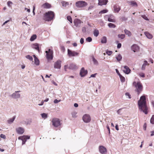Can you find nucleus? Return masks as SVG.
I'll use <instances>...</instances> for the list:
<instances>
[{
	"label": "nucleus",
	"mask_w": 154,
	"mask_h": 154,
	"mask_svg": "<svg viewBox=\"0 0 154 154\" xmlns=\"http://www.w3.org/2000/svg\"><path fill=\"white\" fill-rule=\"evenodd\" d=\"M88 5L87 3L85 1H80L76 2L75 5L78 8H83L87 6Z\"/></svg>",
	"instance_id": "obj_6"
},
{
	"label": "nucleus",
	"mask_w": 154,
	"mask_h": 154,
	"mask_svg": "<svg viewBox=\"0 0 154 154\" xmlns=\"http://www.w3.org/2000/svg\"><path fill=\"white\" fill-rule=\"evenodd\" d=\"M108 11V10H107L104 9V10H102L101 11H100L99 12V14H104V13L107 12Z\"/></svg>",
	"instance_id": "obj_38"
},
{
	"label": "nucleus",
	"mask_w": 154,
	"mask_h": 154,
	"mask_svg": "<svg viewBox=\"0 0 154 154\" xmlns=\"http://www.w3.org/2000/svg\"><path fill=\"white\" fill-rule=\"evenodd\" d=\"M77 114V112H76V111L72 112L71 113L72 117L75 118H76L77 116H76Z\"/></svg>",
	"instance_id": "obj_33"
},
{
	"label": "nucleus",
	"mask_w": 154,
	"mask_h": 154,
	"mask_svg": "<svg viewBox=\"0 0 154 154\" xmlns=\"http://www.w3.org/2000/svg\"><path fill=\"white\" fill-rule=\"evenodd\" d=\"M125 95L127 98L130 99L131 98V95L128 92H127L125 93Z\"/></svg>",
	"instance_id": "obj_45"
},
{
	"label": "nucleus",
	"mask_w": 154,
	"mask_h": 154,
	"mask_svg": "<svg viewBox=\"0 0 154 154\" xmlns=\"http://www.w3.org/2000/svg\"><path fill=\"white\" fill-rule=\"evenodd\" d=\"M86 28L85 27H83L82 28V32L83 33H85L86 32Z\"/></svg>",
	"instance_id": "obj_49"
},
{
	"label": "nucleus",
	"mask_w": 154,
	"mask_h": 154,
	"mask_svg": "<svg viewBox=\"0 0 154 154\" xmlns=\"http://www.w3.org/2000/svg\"><path fill=\"white\" fill-rule=\"evenodd\" d=\"M0 137L3 139H5L6 138L5 136L2 134L0 135Z\"/></svg>",
	"instance_id": "obj_55"
},
{
	"label": "nucleus",
	"mask_w": 154,
	"mask_h": 154,
	"mask_svg": "<svg viewBox=\"0 0 154 154\" xmlns=\"http://www.w3.org/2000/svg\"><path fill=\"white\" fill-rule=\"evenodd\" d=\"M118 37L121 39H123L125 37V35L124 34L119 35H118Z\"/></svg>",
	"instance_id": "obj_43"
},
{
	"label": "nucleus",
	"mask_w": 154,
	"mask_h": 154,
	"mask_svg": "<svg viewBox=\"0 0 154 154\" xmlns=\"http://www.w3.org/2000/svg\"><path fill=\"white\" fill-rule=\"evenodd\" d=\"M124 69L123 70V71L125 73L128 74L130 73L131 70L128 66H124Z\"/></svg>",
	"instance_id": "obj_19"
},
{
	"label": "nucleus",
	"mask_w": 154,
	"mask_h": 154,
	"mask_svg": "<svg viewBox=\"0 0 154 154\" xmlns=\"http://www.w3.org/2000/svg\"><path fill=\"white\" fill-rule=\"evenodd\" d=\"M106 53L108 55H110L112 53V52L111 51H107Z\"/></svg>",
	"instance_id": "obj_46"
},
{
	"label": "nucleus",
	"mask_w": 154,
	"mask_h": 154,
	"mask_svg": "<svg viewBox=\"0 0 154 154\" xmlns=\"http://www.w3.org/2000/svg\"><path fill=\"white\" fill-rule=\"evenodd\" d=\"M12 3L11 2L9 1L7 2V5L9 7H10L11 6L10 5L11 4H12Z\"/></svg>",
	"instance_id": "obj_53"
},
{
	"label": "nucleus",
	"mask_w": 154,
	"mask_h": 154,
	"mask_svg": "<svg viewBox=\"0 0 154 154\" xmlns=\"http://www.w3.org/2000/svg\"><path fill=\"white\" fill-rule=\"evenodd\" d=\"M67 19L71 23H72V18L70 16H68L67 17Z\"/></svg>",
	"instance_id": "obj_44"
},
{
	"label": "nucleus",
	"mask_w": 154,
	"mask_h": 154,
	"mask_svg": "<svg viewBox=\"0 0 154 154\" xmlns=\"http://www.w3.org/2000/svg\"><path fill=\"white\" fill-rule=\"evenodd\" d=\"M133 86L136 88V91L138 94H139L142 91L143 87L140 82H137V83L136 82H134L133 83Z\"/></svg>",
	"instance_id": "obj_3"
},
{
	"label": "nucleus",
	"mask_w": 154,
	"mask_h": 154,
	"mask_svg": "<svg viewBox=\"0 0 154 154\" xmlns=\"http://www.w3.org/2000/svg\"><path fill=\"white\" fill-rule=\"evenodd\" d=\"M42 118L43 119H46L48 117V114H47L45 113H42L41 114Z\"/></svg>",
	"instance_id": "obj_30"
},
{
	"label": "nucleus",
	"mask_w": 154,
	"mask_h": 154,
	"mask_svg": "<svg viewBox=\"0 0 154 154\" xmlns=\"http://www.w3.org/2000/svg\"><path fill=\"white\" fill-rule=\"evenodd\" d=\"M10 21L9 20L6 21L3 24L2 26L5 25L6 23H8Z\"/></svg>",
	"instance_id": "obj_62"
},
{
	"label": "nucleus",
	"mask_w": 154,
	"mask_h": 154,
	"mask_svg": "<svg viewBox=\"0 0 154 154\" xmlns=\"http://www.w3.org/2000/svg\"><path fill=\"white\" fill-rule=\"evenodd\" d=\"M142 77H145V74L143 73H140L139 74Z\"/></svg>",
	"instance_id": "obj_54"
},
{
	"label": "nucleus",
	"mask_w": 154,
	"mask_h": 154,
	"mask_svg": "<svg viewBox=\"0 0 154 154\" xmlns=\"http://www.w3.org/2000/svg\"><path fill=\"white\" fill-rule=\"evenodd\" d=\"M122 109H119L117 111V113L119 114V115H121V111L122 110Z\"/></svg>",
	"instance_id": "obj_57"
},
{
	"label": "nucleus",
	"mask_w": 154,
	"mask_h": 154,
	"mask_svg": "<svg viewBox=\"0 0 154 154\" xmlns=\"http://www.w3.org/2000/svg\"><path fill=\"white\" fill-rule=\"evenodd\" d=\"M138 105L139 110L143 111L145 114L148 113V107L147 106L145 96H142L138 101Z\"/></svg>",
	"instance_id": "obj_1"
},
{
	"label": "nucleus",
	"mask_w": 154,
	"mask_h": 154,
	"mask_svg": "<svg viewBox=\"0 0 154 154\" xmlns=\"http://www.w3.org/2000/svg\"><path fill=\"white\" fill-rule=\"evenodd\" d=\"M32 47L38 50L39 52V47L38 44L36 43L33 44L32 45Z\"/></svg>",
	"instance_id": "obj_21"
},
{
	"label": "nucleus",
	"mask_w": 154,
	"mask_h": 154,
	"mask_svg": "<svg viewBox=\"0 0 154 154\" xmlns=\"http://www.w3.org/2000/svg\"><path fill=\"white\" fill-rule=\"evenodd\" d=\"M36 38V35H33L30 38V40L31 41H34Z\"/></svg>",
	"instance_id": "obj_35"
},
{
	"label": "nucleus",
	"mask_w": 154,
	"mask_h": 154,
	"mask_svg": "<svg viewBox=\"0 0 154 154\" xmlns=\"http://www.w3.org/2000/svg\"><path fill=\"white\" fill-rule=\"evenodd\" d=\"M106 127H107V128L109 131V133L110 134V128H109V126L108 125H107L106 126Z\"/></svg>",
	"instance_id": "obj_63"
},
{
	"label": "nucleus",
	"mask_w": 154,
	"mask_h": 154,
	"mask_svg": "<svg viewBox=\"0 0 154 154\" xmlns=\"http://www.w3.org/2000/svg\"><path fill=\"white\" fill-rule=\"evenodd\" d=\"M68 65H66L64 66V70L65 71H66L67 69L68 68Z\"/></svg>",
	"instance_id": "obj_61"
},
{
	"label": "nucleus",
	"mask_w": 154,
	"mask_h": 154,
	"mask_svg": "<svg viewBox=\"0 0 154 154\" xmlns=\"http://www.w3.org/2000/svg\"><path fill=\"white\" fill-rule=\"evenodd\" d=\"M122 45L121 43H118L117 45V48H119L121 47Z\"/></svg>",
	"instance_id": "obj_60"
},
{
	"label": "nucleus",
	"mask_w": 154,
	"mask_h": 154,
	"mask_svg": "<svg viewBox=\"0 0 154 154\" xmlns=\"http://www.w3.org/2000/svg\"><path fill=\"white\" fill-rule=\"evenodd\" d=\"M150 122L152 124H154V115L152 116L150 120Z\"/></svg>",
	"instance_id": "obj_39"
},
{
	"label": "nucleus",
	"mask_w": 154,
	"mask_h": 154,
	"mask_svg": "<svg viewBox=\"0 0 154 154\" xmlns=\"http://www.w3.org/2000/svg\"><path fill=\"white\" fill-rule=\"evenodd\" d=\"M33 57L34 58V63L37 66H38L39 64V61L38 59L37 58L36 56L35 55H33Z\"/></svg>",
	"instance_id": "obj_22"
},
{
	"label": "nucleus",
	"mask_w": 154,
	"mask_h": 154,
	"mask_svg": "<svg viewBox=\"0 0 154 154\" xmlns=\"http://www.w3.org/2000/svg\"><path fill=\"white\" fill-rule=\"evenodd\" d=\"M74 25L76 27H79L80 26L81 22L80 20L78 19H75L74 21Z\"/></svg>",
	"instance_id": "obj_17"
},
{
	"label": "nucleus",
	"mask_w": 154,
	"mask_h": 154,
	"mask_svg": "<svg viewBox=\"0 0 154 154\" xmlns=\"http://www.w3.org/2000/svg\"><path fill=\"white\" fill-rule=\"evenodd\" d=\"M82 120L85 122L88 123L91 121V118L89 114H85L83 116Z\"/></svg>",
	"instance_id": "obj_7"
},
{
	"label": "nucleus",
	"mask_w": 154,
	"mask_h": 154,
	"mask_svg": "<svg viewBox=\"0 0 154 154\" xmlns=\"http://www.w3.org/2000/svg\"><path fill=\"white\" fill-rule=\"evenodd\" d=\"M144 34L146 37L149 39H151L153 37L152 35L147 32H145Z\"/></svg>",
	"instance_id": "obj_24"
},
{
	"label": "nucleus",
	"mask_w": 154,
	"mask_h": 154,
	"mask_svg": "<svg viewBox=\"0 0 154 154\" xmlns=\"http://www.w3.org/2000/svg\"><path fill=\"white\" fill-rule=\"evenodd\" d=\"M125 33L126 35H127L128 36H130L131 35V32L127 29H125L124 30Z\"/></svg>",
	"instance_id": "obj_27"
},
{
	"label": "nucleus",
	"mask_w": 154,
	"mask_h": 154,
	"mask_svg": "<svg viewBox=\"0 0 154 154\" xmlns=\"http://www.w3.org/2000/svg\"><path fill=\"white\" fill-rule=\"evenodd\" d=\"M61 51H62L63 52H64L65 51V48L64 46H61Z\"/></svg>",
	"instance_id": "obj_52"
},
{
	"label": "nucleus",
	"mask_w": 154,
	"mask_h": 154,
	"mask_svg": "<svg viewBox=\"0 0 154 154\" xmlns=\"http://www.w3.org/2000/svg\"><path fill=\"white\" fill-rule=\"evenodd\" d=\"M132 50L134 52H136L139 49V47L136 45H133L131 47Z\"/></svg>",
	"instance_id": "obj_20"
},
{
	"label": "nucleus",
	"mask_w": 154,
	"mask_h": 154,
	"mask_svg": "<svg viewBox=\"0 0 154 154\" xmlns=\"http://www.w3.org/2000/svg\"><path fill=\"white\" fill-rule=\"evenodd\" d=\"M53 125L55 127H60L61 125L60 120L57 118H54L52 120Z\"/></svg>",
	"instance_id": "obj_4"
},
{
	"label": "nucleus",
	"mask_w": 154,
	"mask_h": 154,
	"mask_svg": "<svg viewBox=\"0 0 154 154\" xmlns=\"http://www.w3.org/2000/svg\"><path fill=\"white\" fill-rule=\"evenodd\" d=\"M20 92V91H16L11 95V97L15 99L20 98V94L18 93Z\"/></svg>",
	"instance_id": "obj_13"
},
{
	"label": "nucleus",
	"mask_w": 154,
	"mask_h": 154,
	"mask_svg": "<svg viewBox=\"0 0 154 154\" xmlns=\"http://www.w3.org/2000/svg\"><path fill=\"white\" fill-rule=\"evenodd\" d=\"M99 151L102 154H105L107 152V149L106 147L103 146H100L99 147Z\"/></svg>",
	"instance_id": "obj_11"
},
{
	"label": "nucleus",
	"mask_w": 154,
	"mask_h": 154,
	"mask_svg": "<svg viewBox=\"0 0 154 154\" xmlns=\"http://www.w3.org/2000/svg\"><path fill=\"white\" fill-rule=\"evenodd\" d=\"M46 57L48 60H52L53 58V51L50 49H48V50L45 51Z\"/></svg>",
	"instance_id": "obj_5"
},
{
	"label": "nucleus",
	"mask_w": 154,
	"mask_h": 154,
	"mask_svg": "<svg viewBox=\"0 0 154 154\" xmlns=\"http://www.w3.org/2000/svg\"><path fill=\"white\" fill-rule=\"evenodd\" d=\"M67 54L69 57H71L77 56L79 53L75 51H71L69 49H68Z\"/></svg>",
	"instance_id": "obj_8"
},
{
	"label": "nucleus",
	"mask_w": 154,
	"mask_h": 154,
	"mask_svg": "<svg viewBox=\"0 0 154 154\" xmlns=\"http://www.w3.org/2000/svg\"><path fill=\"white\" fill-rule=\"evenodd\" d=\"M92 60L93 62L94 63L95 65H97L98 64V62L95 59L94 57H92Z\"/></svg>",
	"instance_id": "obj_34"
},
{
	"label": "nucleus",
	"mask_w": 154,
	"mask_h": 154,
	"mask_svg": "<svg viewBox=\"0 0 154 154\" xmlns=\"http://www.w3.org/2000/svg\"><path fill=\"white\" fill-rule=\"evenodd\" d=\"M141 17L143 18L144 20H148L149 19L147 18V17L145 15H142L141 16Z\"/></svg>",
	"instance_id": "obj_47"
},
{
	"label": "nucleus",
	"mask_w": 154,
	"mask_h": 154,
	"mask_svg": "<svg viewBox=\"0 0 154 154\" xmlns=\"http://www.w3.org/2000/svg\"><path fill=\"white\" fill-rule=\"evenodd\" d=\"M146 66L145 65L143 64L142 65V68H141L142 70H144L145 69V67H146Z\"/></svg>",
	"instance_id": "obj_51"
},
{
	"label": "nucleus",
	"mask_w": 154,
	"mask_h": 154,
	"mask_svg": "<svg viewBox=\"0 0 154 154\" xmlns=\"http://www.w3.org/2000/svg\"><path fill=\"white\" fill-rule=\"evenodd\" d=\"M51 7V4L48 3L46 2L43 4L42 6V8L45 9H49Z\"/></svg>",
	"instance_id": "obj_16"
},
{
	"label": "nucleus",
	"mask_w": 154,
	"mask_h": 154,
	"mask_svg": "<svg viewBox=\"0 0 154 154\" xmlns=\"http://www.w3.org/2000/svg\"><path fill=\"white\" fill-rule=\"evenodd\" d=\"M116 58L118 61H120L121 60L122 58V57L120 54H119L118 56H116Z\"/></svg>",
	"instance_id": "obj_28"
},
{
	"label": "nucleus",
	"mask_w": 154,
	"mask_h": 154,
	"mask_svg": "<svg viewBox=\"0 0 154 154\" xmlns=\"http://www.w3.org/2000/svg\"><path fill=\"white\" fill-rule=\"evenodd\" d=\"M26 57L29 59L30 61H32L33 60L32 57L31 56L29 55H27L26 56Z\"/></svg>",
	"instance_id": "obj_41"
},
{
	"label": "nucleus",
	"mask_w": 154,
	"mask_h": 154,
	"mask_svg": "<svg viewBox=\"0 0 154 154\" xmlns=\"http://www.w3.org/2000/svg\"><path fill=\"white\" fill-rule=\"evenodd\" d=\"M105 18L107 19L108 21L109 22H114L115 21L114 16L112 14L106 15L105 16Z\"/></svg>",
	"instance_id": "obj_10"
},
{
	"label": "nucleus",
	"mask_w": 154,
	"mask_h": 154,
	"mask_svg": "<svg viewBox=\"0 0 154 154\" xmlns=\"http://www.w3.org/2000/svg\"><path fill=\"white\" fill-rule=\"evenodd\" d=\"M132 6H137V3L136 2H135L133 1H131L130 2H128Z\"/></svg>",
	"instance_id": "obj_26"
},
{
	"label": "nucleus",
	"mask_w": 154,
	"mask_h": 154,
	"mask_svg": "<svg viewBox=\"0 0 154 154\" xmlns=\"http://www.w3.org/2000/svg\"><path fill=\"white\" fill-rule=\"evenodd\" d=\"M108 0H98V5L102 6L103 5H106L108 2Z\"/></svg>",
	"instance_id": "obj_18"
},
{
	"label": "nucleus",
	"mask_w": 154,
	"mask_h": 154,
	"mask_svg": "<svg viewBox=\"0 0 154 154\" xmlns=\"http://www.w3.org/2000/svg\"><path fill=\"white\" fill-rule=\"evenodd\" d=\"M108 26L110 28H114L116 27V26L114 24L111 23H109Z\"/></svg>",
	"instance_id": "obj_37"
},
{
	"label": "nucleus",
	"mask_w": 154,
	"mask_h": 154,
	"mask_svg": "<svg viewBox=\"0 0 154 154\" xmlns=\"http://www.w3.org/2000/svg\"><path fill=\"white\" fill-rule=\"evenodd\" d=\"M30 137L27 135H24L22 136H20L18 137V139L19 140H21L22 141V145L24 144L27 140L29 139Z\"/></svg>",
	"instance_id": "obj_9"
},
{
	"label": "nucleus",
	"mask_w": 154,
	"mask_h": 154,
	"mask_svg": "<svg viewBox=\"0 0 154 154\" xmlns=\"http://www.w3.org/2000/svg\"><path fill=\"white\" fill-rule=\"evenodd\" d=\"M16 131L19 134H22L24 131V129L22 127H18L16 129Z\"/></svg>",
	"instance_id": "obj_15"
},
{
	"label": "nucleus",
	"mask_w": 154,
	"mask_h": 154,
	"mask_svg": "<svg viewBox=\"0 0 154 154\" xmlns=\"http://www.w3.org/2000/svg\"><path fill=\"white\" fill-rule=\"evenodd\" d=\"M99 34V31L97 30H95L94 31V36H95L96 37H97L98 36Z\"/></svg>",
	"instance_id": "obj_36"
},
{
	"label": "nucleus",
	"mask_w": 154,
	"mask_h": 154,
	"mask_svg": "<svg viewBox=\"0 0 154 154\" xmlns=\"http://www.w3.org/2000/svg\"><path fill=\"white\" fill-rule=\"evenodd\" d=\"M119 76L121 82H124L125 81V77H123L121 75H119Z\"/></svg>",
	"instance_id": "obj_31"
},
{
	"label": "nucleus",
	"mask_w": 154,
	"mask_h": 154,
	"mask_svg": "<svg viewBox=\"0 0 154 154\" xmlns=\"http://www.w3.org/2000/svg\"><path fill=\"white\" fill-rule=\"evenodd\" d=\"M32 122V120L31 119H30L29 120H28L27 122L25 123L26 125H30Z\"/></svg>",
	"instance_id": "obj_48"
},
{
	"label": "nucleus",
	"mask_w": 154,
	"mask_h": 154,
	"mask_svg": "<svg viewBox=\"0 0 154 154\" xmlns=\"http://www.w3.org/2000/svg\"><path fill=\"white\" fill-rule=\"evenodd\" d=\"M114 8L115 11L116 12H118L121 9L120 7L118 5H115Z\"/></svg>",
	"instance_id": "obj_25"
},
{
	"label": "nucleus",
	"mask_w": 154,
	"mask_h": 154,
	"mask_svg": "<svg viewBox=\"0 0 154 154\" xmlns=\"http://www.w3.org/2000/svg\"><path fill=\"white\" fill-rule=\"evenodd\" d=\"M61 67V61L58 60L54 64V67L55 69H60Z\"/></svg>",
	"instance_id": "obj_12"
},
{
	"label": "nucleus",
	"mask_w": 154,
	"mask_h": 154,
	"mask_svg": "<svg viewBox=\"0 0 154 154\" xmlns=\"http://www.w3.org/2000/svg\"><path fill=\"white\" fill-rule=\"evenodd\" d=\"M15 119V117H14L13 118L9 119L8 120V123L9 124L13 122Z\"/></svg>",
	"instance_id": "obj_32"
},
{
	"label": "nucleus",
	"mask_w": 154,
	"mask_h": 154,
	"mask_svg": "<svg viewBox=\"0 0 154 154\" xmlns=\"http://www.w3.org/2000/svg\"><path fill=\"white\" fill-rule=\"evenodd\" d=\"M107 39L106 37L105 36L103 37L101 41V42L103 43H105L106 42Z\"/></svg>",
	"instance_id": "obj_29"
},
{
	"label": "nucleus",
	"mask_w": 154,
	"mask_h": 154,
	"mask_svg": "<svg viewBox=\"0 0 154 154\" xmlns=\"http://www.w3.org/2000/svg\"><path fill=\"white\" fill-rule=\"evenodd\" d=\"M96 75V73L94 74H92L91 75V77H95Z\"/></svg>",
	"instance_id": "obj_64"
},
{
	"label": "nucleus",
	"mask_w": 154,
	"mask_h": 154,
	"mask_svg": "<svg viewBox=\"0 0 154 154\" xmlns=\"http://www.w3.org/2000/svg\"><path fill=\"white\" fill-rule=\"evenodd\" d=\"M77 66L76 65L73 64L71 63L70 64L68 68L70 69H74L76 68Z\"/></svg>",
	"instance_id": "obj_23"
},
{
	"label": "nucleus",
	"mask_w": 154,
	"mask_h": 154,
	"mask_svg": "<svg viewBox=\"0 0 154 154\" xmlns=\"http://www.w3.org/2000/svg\"><path fill=\"white\" fill-rule=\"evenodd\" d=\"M84 42V39L83 38H81L80 40V43L81 44H83Z\"/></svg>",
	"instance_id": "obj_56"
},
{
	"label": "nucleus",
	"mask_w": 154,
	"mask_h": 154,
	"mask_svg": "<svg viewBox=\"0 0 154 154\" xmlns=\"http://www.w3.org/2000/svg\"><path fill=\"white\" fill-rule=\"evenodd\" d=\"M146 123H145L143 125V129L144 130H146Z\"/></svg>",
	"instance_id": "obj_58"
},
{
	"label": "nucleus",
	"mask_w": 154,
	"mask_h": 154,
	"mask_svg": "<svg viewBox=\"0 0 154 154\" xmlns=\"http://www.w3.org/2000/svg\"><path fill=\"white\" fill-rule=\"evenodd\" d=\"M87 70H85L84 68L83 67L80 70V74L81 76L84 77L87 74Z\"/></svg>",
	"instance_id": "obj_14"
},
{
	"label": "nucleus",
	"mask_w": 154,
	"mask_h": 154,
	"mask_svg": "<svg viewBox=\"0 0 154 154\" xmlns=\"http://www.w3.org/2000/svg\"><path fill=\"white\" fill-rule=\"evenodd\" d=\"M86 41H87L88 42H91V41L92 40V39L91 37H89L87 38L86 39Z\"/></svg>",
	"instance_id": "obj_42"
},
{
	"label": "nucleus",
	"mask_w": 154,
	"mask_h": 154,
	"mask_svg": "<svg viewBox=\"0 0 154 154\" xmlns=\"http://www.w3.org/2000/svg\"><path fill=\"white\" fill-rule=\"evenodd\" d=\"M60 100H58L57 99H56L54 100V102L55 103H57L60 102Z\"/></svg>",
	"instance_id": "obj_50"
},
{
	"label": "nucleus",
	"mask_w": 154,
	"mask_h": 154,
	"mask_svg": "<svg viewBox=\"0 0 154 154\" xmlns=\"http://www.w3.org/2000/svg\"><path fill=\"white\" fill-rule=\"evenodd\" d=\"M63 6L66 7V5L69 4L68 2L65 1H63L61 2Z\"/></svg>",
	"instance_id": "obj_40"
},
{
	"label": "nucleus",
	"mask_w": 154,
	"mask_h": 154,
	"mask_svg": "<svg viewBox=\"0 0 154 154\" xmlns=\"http://www.w3.org/2000/svg\"><path fill=\"white\" fill-rule=\"evenodd\" d=\"M54 16L55 14L54 12L52 11H49L45 14L43 19L46 21H51L53 19Z\"/></svg>",
	"instance_id": "obj_2"
},
{
	"label": "nucleus",
	"mask_w": 154,
	"mask_h": 154,
	"mask_svg": "<svg viewBox=\"0 0 154 154\" xmlns=\"http://www.w3.org/2000/svg\"><path fill=\"white\" fill-rule=\"evenodd\" d=\"M94 8V6L93 5H91L88 8V10H90L91 9Z\"/></svg>",
	"instance_id": "obj_59"
}]
</instances>
